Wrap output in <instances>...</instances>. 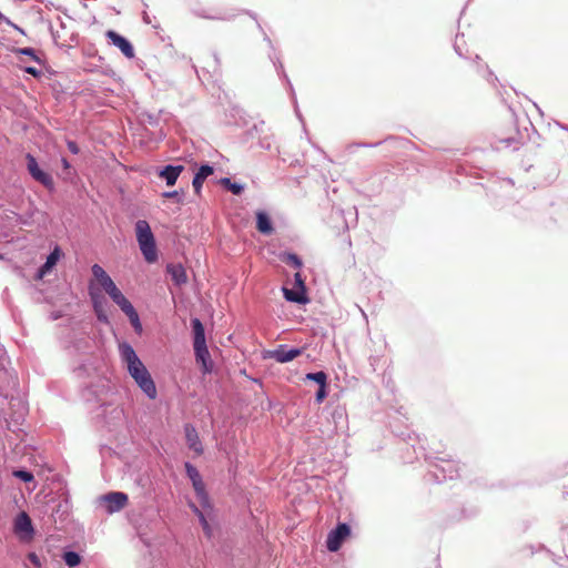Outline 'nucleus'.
Returning <instances> with one entry per match:
<instances>
[{"label":"nucleus","instance_id":"f257e3e1","mask_svg":"<svg viewBox=\"0 0 568 568\" xmlns=\"http://www.w3.org/2000/svg\"><path fill=\"white\" fill-rule=\"evenodd\" d=\"M121 357L125 362L130 376L135 381L142 392L151 399L158 395L151 374L138 357L133 347L126 343L120 345Z\"/></svg>","mask_w":568,"mask_h":568},{"label":"nucleus","instance_id":"f03ea898","mask_svg":"<svg viewBox=\"0 0 568 568\" xmlns=\"http://www.w3.org/2000/svg\"><path fill=\"white\" fill-rule=\"evenodd\" d=\"M135 234L144 260L148 263L156 262L158 250L155 245V239L151 231L150 224L145 220H139L135 223Z\"/></svg>","mask_w":568,"mask_h":568},{"label":"nucleus","instance_id":"7ed1b4c3","mask_svg":"<svg viewBox=\"0 0 568 568\" xmlns=\"http://www.w3.org/2000/svg\"><path fill=\"white\" fill-rule=\"evenodd\" d=\"M108 294L112 298V301L122 310V312L129 317L132 326L140 332L142 329L140 318L131 302L122 294V292L118 287H115Z\"/></svg>","mask_w":568,"mask_h":568},{"label":"nucleus","instance_id":"20e7f679","mask_svg":"<svg viewBox=\"0 0 568 568\" xmlns=\"http://www.w3.org/2000/svg\"><path fill=\"white\" fill-rule=\"evenodd\" d=\"M26 160H27L28 172L32 176V179H34L37 182L41 183L48 190H52L54 187V182H53L52 176L39 168V164H38L36 158L32 154L28 153L26 155Z\"/></svg>","mask_w":568,"mask_h":568},{"label":"nucleus","instance_id":"39448f33","mask_svg":"<svg viewBox=\"0 0 568 568\" xmlns=\"http://www.w3.org/2000/svg\"><path fill=\"white\" fill-rule=\"evenodd\" d=\"M351 535V528L347 524H338L337 527L332 530L326 539V547L329 551L335 552L339 550L343 541Z\"/></svg>","mask_w":568,"mask_h":568},{"label":"nucleus","instance_id":"423d86ee","mask_svg":"<svg viewBox=\"0 0 568 568\" xmlns=\"http://www.w3.org/2000/svg\"><path fill=\"white\" fill-rule=\"evenodd\" d=\"M295 281V290H290L284 287L283 293L287 301L295 302V303H305L307 302V298L305 296V285L304 280L300 272L295 273L294 275Z\"/></svg>","mask_w":568,"mask_h":568},{"label":"nucleus","instance_id":"0eeeda50","mask_svg":"<svg viewBox=\"0 0 568 568\" xmlns=\"http://www.w3.org/2000/svg\"><path fill=\"white\" fill-rule=\"evenodd\" d=\"M106 505L108 513H116L128 505V495L121 491L109 493L102 497Z\"/></svg>","mask_w":568,"mask_h":568},{"label":"nucleus","instance_id":"6e6552de","mask_svg":"<svg viewBox=\"0 0 568 568\" xmlns=\"http://www.w3.org/2000/svg\"><path fill=\"white\" fill-rule=\"evenodd\" d=\"M302 354L300 348L287 349L285 345H278L277 348L268 351L265 357L273 358L277 363H287Z\"/></svg>","mask_w":568,"mask_h":568},{"label":"nucleus","instance_id":"1a4fd4ad","mask_svg":"<svg viewBox=\"0 0 568 568\" xmlns=\"http://www.w3.org/2000/svg\"><path fill=\"white\" fill-rule=\"evenodd\" d=\"M105 36L115 47H118L121 50L124 57L129 59H132L134 57V49L130 41L126 40L124 37L120 36L113 30L106 31Z\"/></svg>","mask_w":568,"mask_h":568},{"label":"nucleus","instance_id":"9d476101","mask_svg":"<svg viewBox=\"0 0 568 568\" xmlns=\"http://www.w3.org/2000/svg\"><path fill=\"white\" fill-rule=\"evenodd\" d=\"M92 274L94 278L98 281V283L101 285V287L106 292L110 293L113 291L116 285L114 284L113 280L108 275V273L104 271L102 266L99 264H94L91 268Z\"/></svg>","mask_w":568,"mask_h":568},{"label":"nucleus","instance_id":"9b49d317","mask_svg":"<svg viewBox=\"0 0 568 568\" xmlns=\"http://www.w3.org/2000/svg\"><path fill=\"white\" fill-rule=\"evenodd\" d=\"M185 438L190 449L194 450V453H196L197 455L203 454L202 443L199 438L196 429L193 426H185Z\"/></svg>","mask_w":568,"mask_h":568},{"label":"nucleus","instance_id":"f8f14e48","mask_svg":"<svg viewBox=\"0 0 568 568\" xmlns=\"http://www.w3.org/2000/svg\"><path fill=\"white\" fill-rule=\"evenodd\" d=\"M194 353L196 362L202 364L203 373H210L212 371V363L206 345L194 346Z\"/></svg>","mask_w":568,"mask_h":568},{"label":"nucleus","instance_id":"ddd939ff","mask_svg":"<svg viewBox=\"0 0 568 568\" xmlns=\"http://www.w3.org/2000/svg\"><path fill=\"white\" fill-rule=\"evenodd\" d=\"M166 271L175 285L181 286L187 282L186 271L182 264H169Z\"/></svg>","mask_w":568,"mask_h":568},{"label":"nucleus","instance_id":"4468645a","mask_svg":"<svg viewBox=\"0 0 568 568\" xmlns=\"http://www.w3.org/2000/svg\"><path fill=\"white\" fill-rule=\"evenodd\" d=\"M213 172H214L213 168L207 164L202 165L199 169V171L196 172V174L194 175L193 181H192V185H193L194 192L196 194L201 193V189H202V185H203L205 179L207 176L212 175Z\"/></svg>","mask_w":568,"mask_h":568},{"label":"nucleus","instance_id":"2eb2a0df","mask_svg":"<svg viewBox=\"0 0 568 568\" xmlns=\"http://www.w3.org/2000/svg\"><path fill=\"white\" fill-rule=\"evenodd\" d=\"M183 170L184 168L182 165H166L163 170H161L159 176L166 181V185L172 186L175 184L179 175Z\"/></svg>","mask_w":568,"mask_h":568},{"label":"nucleus","instance_id":"dca6fc26","mask_svg":"<svg viewBox=\"0 0 568 568\" xmlns=\"http://www.w3.org/2000/svg\"><path fill=\"white\" fill-rule=\"evenodd\" d=\"M61 255L60 248L57 246L50 255L47 257L45 263L38 271V278H43L47 273L51 271V268L57 264Z\"/></svg>","mask_w":568,"mask_h":568},{"label":"nucleus","instance_id":"f3484780","mask_svg":"<svg viewBox=\"0 0 568 568\" xmlns=\"http://www.w3.org/2000/svg\"><path fill=\"white\" fill-rule=\"evenodd\" d=\"M90 296L93 303V308L97 314V317L100 322L108 323V315L104 308V300L102 296L95 294L93 291H90Z\"/></svg>","mask_w":568,"mask_h":568},{"label":"nucleus","instance_id":"a211bd4d","mask_svg":"<svg viewBox=\"0 0 568 568\" xmlns=\"http://www.w3.org/2000/svg\"><path fill=\"white\" fill-rule=\"evenodd\" d=\"M192 486H193V488H194V490L196 493V496L199 498V501H200L201 506L203 508H211L210 500H209V495H207V493L205 490V485H204V483L202 480V477L196 479V480H194L192 483Z\"/></svg>","mask_w":568,"mask_h":568},{"label":"nucleus","instance_id":"6ab92c4d","mask_svg":"<svg viewBox=\"0 0 568 568\" xmlns=\"http://www.w3.org/2000/svg\"><path fill=\"white\" fill-rule=\"evenodd\" d=\"M256 229L262 234H271L273 232V225L265 212L258 211L256 213Z\"/></svg>","mask_w":568,"mask_h":568},{"label":"nucleus","instance_id":"aec40b11","mask_svg":"<svg viewBox=\"0 0 568 568\" xmlns=\"http://www.w3.org/2000/svg\"><path fill=\"white\" fill-rule=\"evenodd\" d=\"M192 328H193V333H194L193 346L206 345L204 326L199 318L192 320Z\"/></svg>","mask_w":568,"mask_h":568},{"label":"nucleus","instance_id":"412c9836","mask_svg":"<svg viewBox=\"0 0 568 568\" xmlns=\"http://www.w3.org/2000/svg\"><path fill=\"white\" fill-rule=\"evenodd\" d=\"M16 529L18 531L29 532L32 531V524L30 517L26 513H21L16 519Z\"/></svg>","mask_w":568,"mask_h":568},{"label":"nucleus","instance_id":"4be33fe9","mask_svg":"<svg viewBox=\"0 0 568 568\" xmlns=\"http://www.w3.org/2000/svg\"><path fill=\"white\" fill-rule=\"evenodd\" d=\"M190 507L191 509L194 511V514L199 517L200 519V523L202 525V528H203V531L204 534L207 536V537H211L212 536V528L211 526L209 525L207 520H206V517L204 515V513L202 510H200L196 505H194L193 503H190Z\"/></svg>","mask_w":568,"mask_h":568},{"label":"nucleus","instance_id":"5701e85b","mask_svg":"<svg viewBox=\"0 0 568 568\" xmlns=\"http://www.w3.org/2000/svg\"><path fill=\"white\" fill-rule=\"evenodd\" d=\"M281 260L284 263L294 266L295 268H300L303 265L302 260L294 253H283L281 255Z\"/></svg>","mask_w":568,"mask_h":568},{"label":"nucleus","instance_id":"b1692460","mask_svg":"<svg viewBox=\"0 0 568 568\" xmlns=\"http://www.w3.org/2000/svg\"><path fill=\"white\" fill-rule=\"evenodd\" d=\"M305 381L315 382L317 385L327 382V374L323 371L316 373H308L304 377Z\"/></svg>","mask_w":568,"mask_h":568},{"label":"nucleus","instance_id":"393cba45","mask_svg":"<svg viewBox=\"0 0 568 568\" xmlns=\"http://www.w3.org/2000/svg\"><path fill=\"white\" fill-rule=\"evenodd\" d=\"M63 559L69 567H75L81 562L80 555L74 551L64 552Z\"/></svg>","mask_w":568,"mask_h":568},{"label":"nucleus","instance_id":"a878e982","mask_svg":"<svg viewBox=\"0 0 568 568\" xmlns=\"http://www.w3.org/2000/svg\"><path fill=\"white\" fill-rule=\"evenodd\" d=\"M185 470H186V474H187V476H189V478L191 479L192 483L194 480L201 478V475H200L199 470L193 465H191L190 463H185Z\"/></svg>","mask_w":568,"mask_h":568},{"label":"nucleus","instance_id":"bb28decb","mask_svg":"<svg viewBox=\"0 0 568 568\" xmlns=\"http://www.w3.org/2000/svg\"><path fill=\"white\" fill-rule=\"evenodd\" d=\"M13 476L23 480L24 483H29L33 480V474L27 470H14Z\"/></svg>","mask_w":568,"mask_h":568},{"label":"nucleus","instance_id":"cd10ccee","mask_svg":"<svg viewBox=\"0 0 568 568\" xmlns=\"http://www.w3.org/2000/svg\"><path fill=\"white\" fill-rule=\"evenodd\" d=\"M326 388H327V382L318 385V389L316 392V397H315V399L318 404L322 403L326 398V396H327Z\"/></svg>","mask_w":568,"mask_h":568},{"label":"nucleus","instance_id":"c85d7f7f","mask_svg":"<svg viewBox=\"0 0 568 568\" xmlns=\"http://www.w3.org/2000/svg\"><path fill=\"white\" fill-rule=\"evenodd\" d=\"M229 190L233 193V194H241V192L243 191V186L240 185V184H236V183H230V186H229Z\"/></svg>","mask_w":568,"mask_h":568},{"label":"nucleus","instance_id":"c756f323","mask_svg":"<svg viewBox=\"0 0 568 568\" xmlns=\"http://www.w3.org/2000/svg\"><path fill=\"white\" fill-rule=\"evenodd\" d=\"M163 196H164V197H172V199H175V200H176V202H179V203H180V202H182V199H181V196H180V194H179V192H178V191H173V192H164V193H163Z\"/></svg>","mask_w":568,"mask_h":568},{"label":"nucleus","instance_id":"7c9ffc66","mask_svg":"<svg viewBox=\"0 0 568 568\" xmlns=\"http://www.w3.org/2000/svg\"><path fill=\"white\" fill-rule=\"evenodd\" d=\"M67 145H68V149H69V151L71 153H73V154H78L79 153L80 149H79L78 144L74 141H68Z\"/></svg>","mask_w":568,"mask_h":568},{"label":"nucleus","instance_id":"2f4dec72","mask_svg":"<svg viewBox=\"0 0 568 568\" xmlns=\"http://www.w3.org/2000/svg\"><path fill=\"white\" fill-rule=\"evenodd\" d=\"M20 53L31 57L32 59L37 60V57L34 54L33 49L31 48H24L20 50Z\"/></svg>","mask_w":568,"mask_h":568},{"label":"nucleus","instance_id":"473e14b6","mask_svg":"<svg viewBox=\"0 0 568 568\" xmlns=\"http://www.w3.org/2000/svg\"><path fill=\"white\" fill-rule=\"evenodd\" d=\"M26 72H28V73H30V74H32L34 77H38L40 74V71L37 70L36 68H32V67L26 68Z\"/></svg>","mask_w":568,"mask_h":568},{"label":"nucleus","instance_id":"72a5a7b5","mask_svg":"<svg viewBox=\"0 0 568 568\" xmlns=\"http://www.w3.org/2000/svg\"><path fill=\"white\" fill-rule=\"evenodd\" d=\"M61 162L64 170H69L71 168L69 161L65 158H63Z\"/></svg>","mask_w":568,"mask_h":568},{"label":"nucleus","instance_id":"f704fd0d","mask_svg":"<svg viewBox=\"0 0 568 568\" xmlns=\"http://www.w3.org/2000/svg\"><path fill=\"white\" fill-rule=\"evenodd\" d=\"M230 183H232V182H231V180H230V179H227V178H225V179H223V180H222V184H224L227 189H229V186H230Z\"/></svg>","mask_w":568,"mask_h":568},{"label":"nucleus","instance_id":"c9c22d12","mask_svg":"<svg viewBox=\"0 0 568 568\" xmlns=\"http://www.w3.org/2000/svg\"><path fill=\"white\" fill-rule=\"evenodd\" d=\"M32 561H36V556L31 555Z\"/></svg>","mask_w":568,"mask_h":568},{"label":"nucleus","instance_id":"e433bc0d","mask_svg":"<svg viewBox=\"0 0 568 568\" xmlns=\"http://www.w3.org/2000/svg\"><path fill=\"white\" fill-rule=\"evenodd\" d=\"M32 561H36V556L31 555Z\"/></svg>","mask_w":568,"mask_h":568}]
</instances>
